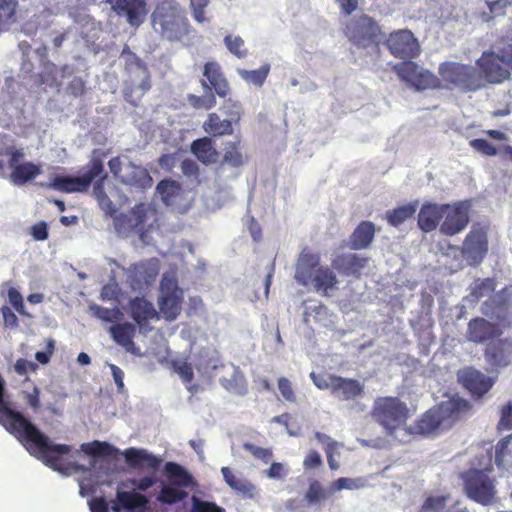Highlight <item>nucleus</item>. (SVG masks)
I'll use <instances>...</instances> for the list:
<instances>
[{
	"label": "nucleus",
	"instance_id": "8",
	"mask_svg": "<svg viewBox=\"0 0 512 512\" xmlns=\"http://www.w3.org/2000/svg\"><path fill=\"white\" fill-rule=\"evenodd\" d=\"M488 226L474 223L466 234L460 248L463 259L469 266L480 265L489 251Z\"/></svg>",
	"mask_w": 512,
	"mask_h": 512
},
{
	"label": "nucleus",
	"instance_id": "1",
	"mask_svg": "<svg viewBox=\"0 0 512 512\" xmlns=\"http://www.w3.org/2000/svg\"><path fill=\"white\" fill-rule=\"evenodd\" d=\"M294 277L299 284L311 286L324 296L336 289L338 284L334 271L328 266L320 265V255L308 247L302 249L299 254Z\"/></svg>",
	"mask_w": 512,
	"mask_h": 512
},
{
	"label": "nucleus",
	"instance_id": "12",
	"mask_svg": "<svg viewBox=\"0 0 512 512\" xmlns=\"http://www.w3.org/2000/svg\"><path fill=\"white\" fill-rule=\"evenodd\" d=\"M397 76L416 90L437 87L438 78L429 70L423 69L416 62L405 60L393 66Z\"/></svg>",
	"mask_w": 512,
	"mask_h": 512
},
{
	"label": "nucleus",
	"instance_id": "64",
	"mask_svg": "<svg viewBox=\"0 0 512 512\" xmlns=\"http://www.w3.org/2000/svg\"><path fill=\"white\" fill-rule=\"evenodd\" d=\"M229 487L236 493L242 494L244 496H252L255 490V487L252 483L239 477L234 481L232 486Z\"/></svg>",
	"mask_w": 512,
	"mask_h": 512
},
{
	"label": "nucleus",
	"instance_id": "35",
	"mask_svg": "<svg viewBox=\"0 0 512 512\" xmlns=\"http://www.w3.org/2000/svg\"><path fill=\"white\" fill-rule=\"evenodd\" d=\"M128 168L130 172L121 179L122 183L141 189H147L152 186L153 179L147 169L132 162L128 164Z\"/></svg>",
	"mask_w": 512,
	"mask_h": 512
},
{
	"label": "nucleus",
	"instance_id": "10",
	"mask_svg": "<svg viewBox=\"0 0 512 512\" xmlns=\"http://www.w3.org/2000/svg\"><path fill=\"white\" fill-rule=\"evenodd\" d=\"M157 211L148 203H138L129 212V214H121L115 219V228L118 231H135L141 235L148 231L152 223H148L149 219L156 220Z\"/></svg>",
	"mask_w": 512,
	"mask_h": 512
},
{
	"label": "nucleus",
	"instance_id": "63",
	"mask_svg": "<svg viewBox=\"0 0 512 512\" xmlns=\"http://www.w3.org/2000/svg\"><path fill=\"white\" fill-rule=\"evenodd\" d=\"M18 7L17 0H0V16L5 20H12Z\"/></svg>",
	"mask_w": 512,
	"mask_h": 512
},
{
	"label": "nucleus",
	"instance_id": "33",
	"mask_svg": "<svg viewBox=\"0 0 512 512\" xmlns=\"http://www.w3.org/2000/svg\"><path fill=\"white\" fill-rule=\"evenodd\" d=\"M109 332L113 340L127 351L135 347L133 338L136 334V326L129 322L112 325Z\"/></svg>",
	"mask_w": 512,
	"mask_h": 512
},
{
	"label": "nucleus",
	"instance_id": "18",
	"mask_svg": "<svg viewBox=\"0 0 512 512\" xmlns=\"http://www.w3.org/2000/svg\"><path fill=\"white\" fill-rule=\"evenodd\" d=\"M502 333L498 324L482 317H475L468 322L466 337L473 343L483 344L500 337Z\"/></svg>",
	"mask_w": 512,
	"mask_h": 512
},
{
	"label": "nucleus",
	"instance_id": "50",
	"mask_svg": "<svg viewBox=\"0 0 512 512\" xmlns=\"http://www.w3.org/2000/svg\"><path fill=\"white\" fill-rule=\"evenodd\" d=\"M448 496H429L425 499L418 512H444Z\"/></svg>",
	"mask_w": 512,
	"mask_h": 512
},
{
	"label": "nucleus",
	"instance_id": "13",
	"mask_svg": "<svg viewBox=\"0 0 512 512\" xmlns=\"http://www.w3.org/2000/svg\"><path fill=\"white\" fill-rule=\"evenodd\" d=\"M385 45L396 58L412 59L420 54V45L408 29L391 32L385 40Z\"/></svg>",
	"mask_w": 512,
	"mask_h": 512
},
{
	"label": "nucleus",
	"instance_id": "32",
	"mask_svg": "<svg viewBox=\"0 0 512 512\" xmlns=\"http://www.w3.org/2000/svg\"><path fill=\"white\" fill-rule=\"evenodd\" d=\"M126 462L129 466L137 468L144 463L151 469H158L161 464V459L146 450L137 449L134 447L128 448L123 453Z\"/></svg>",
	"mask_w": 512,
	"mask_h": 512
},
{
	"label": "nucleus",
	"instance_id": "53",
	"mask_svg": "<svg viewBox=\"0 0 512 512\" xmlns=\"http://www.w3.org/2000/svg\"><path fill=\"white\" fill-rule=\"evenodd\" d=\"M512 429V400L508 401L501 407L500 419L497 424V430H511Z\"/></svg>",
	"mask_w": 512,
	"mask_h": 512
},
{
	"label": "nucleus",
	"instance_id": "40",
	"mask_svg": "<svg viewBox=\"0 0 512 512\" xmlns=\"http://www.w3.org/2000/svg\"><path fill=\"white\" fill-rule=\"evenodd\" d=\"M494 460L499 468L512 467V433L497 442Z\"/></svg>",
	"mask_w": 512,
	"mask_h": 512
},
{
	"label": "nucleus",
	"instance_id": "2",
	"mask_svg": "<svg viewBox=\"0 0 512 512\" xmlns=\"http://www.w3.org/2000/svg\"><path fill=\"white\" fill-rule=\"evenodd\" d=\"M439 77L448 89L461 92H475L484 87V80L479 69L470 64L446 61L440 64Z\"/></svg>",
	"mask_w": 512,
	"mask_h": 512
},
{
	"label": "nucleus",
	"instance_id": "61",
	"mask_svg": "<svg viewBox=\"0 0 512 512\" xmlns=\"http://www.w3.org/2000/svg\"><path fill=\"white\" fill-rule=\"evenodd\" d=\"M278 389H279L282 397L286 401L291 402V403L296 402V395L293 390L292 384L287 378L280 377L278 379Z\"/></svg>",
	"mask_w": 512,
	"mask_h": 512
},
{
	"label": "nucleus",
	"instance_id": "49",
	"mask_svg": "<svg viewBox=\"0 0 512 512\" xmlns=\"http://www.w3.org/2000/svg\"><path fill=\"white\" fill-rule=\"evenodd\" d=\"M337 377L338 375L330 373H310V378L313 381L314 385L320 390H329L331 394H333Z\"/></svg>",
	"mask_w": 512,
	"mask_h": 512
},
{
	"label": "nucleus",
	"instance_id": "24",
	"mask_svg": "<svg viewBox=\"0 0 512 512\" xmlns=\"http://www.w3.org/2000/svg\"><path fill=\"white\" fill-rule=\"evenodd\" d=\"M437 407L446 429L450 428L470 410L469 402L461 398H451L447 401H442Z\"/></svg>",
	"mask_w": 512,
	"mask_h": 512
},
{
	"label": "nucleus",
	"instance_id": "39",
	"mask_svg": "<svg viewBox=\"0 0 512 512\" xmlns=\"http://www.w3.org/2000/svg\"><path fill=\"white\" fill-rule=\"evenodd\" d=\"M40 173L41 169L38 165L32 162H24L11 171L10 181L14 185L20 186L35 179Z\"/></svg>",
	"mask_w": 512,
	"mask_h": 512
},
{
	"label": "nucleus",
	"instance_id": "6",
	"mask_svg": "<svg viewBox=\"0 0 512 512\" xmlns=\"http://www.w3.org/2000/svg\"><path fill=\"white\" fill-rule=\"evenodd\" d=\"M343 33L354 46L363 49H378L384 36L379 23L364 13L351 17L345 23Z\"/></svg>",
	"mask_w": 512,
	"mask_h": 512
},
{
	"label": "nucleus",
	"instance_id": "21",
	"mask_svg": "<svg viewBox=\"0 0 512 512\" xmlns=\"http://www.w3.org/2000/svg\"><path fill=\"white\" fill-rule=\"evenodd\" d=\"M130 316L143 333L150 332L152 327L149 321L159 319L158 312L153 304L144 297H135L129 302Z\"/></svg>",
	"mask_w": 512,
	"mask_h": 512
},
{
	"label": "nucleus",
	"instance_id": "42",
	"mask_svg": "<svg viewBox=\"0 0 512 512\" xmlns=\"http://www.w3.org/2000/svg\"><path fill=\"white\" fill-rule=\"evenodd\" d=\"M187 497L188 492H186L183 488L168 484L161 488L157 496V501L162 504L173 505L182 502Z\"/></svg>",
	"mask_w": 512,
	"mask_h": 512
},
{
	"label": "nucleus",
	"instance_id": "14",
	"mask_svg": "<svg viewBox=\"0 0 512 512\" xmlns=\"http://www.w3.org/2000/svg\"><path fill=\"white\" fill-rule=\"evenodd\" d=\"M160 289V313L166 320L172 321L176 319L181 312L183 291L178 287L177 281L170 278H164L162 280Z\"/></svg>",
	"mask_w": 512,
	"mask_h": 512
},
{
	"label": "nucleus",
	"instance_id": "34",
	"mask_svg": "<svg viewBox=\"0 0 512 512\" xmlns=\"http://www.w3.org/2000/svg\"><path fill=\"white\" fill-rule=\"evenodd\" d=\"M374 235V224L369 221H362L350 236V247L354 250L365 249L373 241Z\"/></svg>",
	"mask_w": 512,
	"mask_h": 512
},
{
	"label": "nucleus",
	"instance_id": "3",
	"mask_svg": "<svg viewBox=\"0 0 512 512\" xmlns=\"http://www.w3.org/2000/svg\"><path fill=\"white\" fill-rule=\"evenodd\" d=\"M106 156L107 152L94 149L80 176H55L50 183L42 184V186L63 193L87 192L93 180L102 172V158H106Z\"/></svg>",
	"mask_w": 512,
	"mask_h": 512
},
{
	"label": "nucleus",
	"instance_id": "47",
	"mask_svg": "<svg viewBox=\"0 0 512 512\" xmlns=\"http://www.w3.org/2000/svg\"><path fill=\"white\" fill-rule=\"evenodd\" d=\"M495 290V281L492 278L477 279L471 286L470 297L478 300Z\"/></svg>",
	"mask_w": 512,
	"mask_h": 512
},
{
	"label": "nucleus",
	"instance_id": "38",
	"mask_svg": "<svg viewBox=\"0 0 512 512\" xmlns=\"http://www.w3.org/2000/svg\"><path fill=\"white\" fill-rule=\"evenodd\" d=\"M419 206L417 200L408 204L396 207L392 210L387 211L386 220L393 227H399L406 220L414 217Z\"/></svg>",
	"mask_w": 512,
	"mask_h": 512
},
{
	"label": "nucleus",
	"instance_id": "59",
	"mask_svg": "<svg viewBox=\"0 0 512 512\" xmlns=\"http://www.w3.org/2000/svg\"><path fill=\"white\" fill-rule=\"evenodd\" d=\"M104 159L102 158V172L93 180V196L95 198L105 195V181L108 179V173L104 169Z\"/></svg>",
	"mask_w": 512,
	"mask_h": 512
},
{
	"label": "nucleus",
	"instance_id": "30",
	"mask_svg": "<svg viewBox=\"0 0 512 512\" xmlns=\"http://www.w3.org/2000/svg\"><path fill=\"white\" fill-rule=\"evenodd\" d=\"M164 472L168 478L169 484L173 486L186 489L195 484L193 476L182 465L176 462H166Z\"/></svg>",
	"mask_w": 512,
	"mask_h": 512
},
{
	"label": "nucleus",
	"instance_id": "44",
	"mask_svg": "<svg viewBox=\"0 0 512 512\" xmlns=\"http://www.w3.org/2000/svg\"><path fill=\"white\" fill-rule=\"evenodd\" d=\"M224 101L221 105V111L228 117L232 124L239 125L243 115L244 109L240 101L232 98H223Z\"/></svg>",
	"mask_w": 512,
	"mask_h": 512
},
{
	"label": "nucleus",
	"instance_id": "36",
	"mask_svg": "<svg viewBox=\"0 0 512 512\" xmlns=\"http://www.w3.org/2000/svg\"><path fill=\"white\" fill-rule=\"evenodd\" d=\"M247 159V155L242 152L240 139L225 143L221 165L239 168L246 163Z\"/></svg>",
	"mask_w": 512,
	"mask_h": 512
},
{
	"label": "nucleus",
	"instance_id": "43",
	"mask_svg": "<svg viewBox=\"0 0 512 512\" xmlns=\"http://www.w3.org/2000/svg\"><path fill=\"white\" fill-rule=\"evenodd\" d=\"M156 191L160 195L162 201L166 205H170L179 195L181 186L174 180L164 179L157 184Z\"/></svg>",
	"mask_w": 512,
	"mask_h": 512
},
{
	"label": "nucleus",
	"instance_id": "26",
	"mask_svg": "<svg viewBox=\"0 0 512 512\" xmlns=\"http://www.w3.org/2000/svg\"><path fill=\"white\" fill-rule=\"evenodd\" d=\"M148 499L141 493L134 491H117L116 498L111 502V510L113 512H121L127 510L131 512L137 508H145Z\"/></svg>",
	"mask_w": 512,
	"mask_h": 512
},
{
	"label": "nucleus",
	"instance_id": "25",
	"mask_svg": "<svg viewBox=\"0 0 512 512\" xmlns=\"http://www.w3.org/2000/svg\"><path fill=\"white\" fill-rule=\"evenodd\" d=\"M459 380L467 390L477 396L487 393L493 385L490 378L473 368L463 370L459 374Z\"/></svg>",
	"mask_w": 512,
	"mask_h": 512
},
{
	"label": "nucleus",
	"instance_id": "28",
	"mask_svg": "<svg viewBox=\"0 0 512 512\" xmlns=\"http://www.w3.org/2000/svg\"><path fill=\"white\" fill-rule=\"evenodd\" d=\"M510 299L497 294L483 303L482 313L499 323H504L509 316Z\"/></svg>",
	"mask_w": 512,
	"mask_h": 512
},
{
	"label": "nucleus",
	"instance_id": "60",
	"mask_svg": "<svg viewBox=\"0 0 512 512\" xmlns=\"http://www.w3.org/2000/svg\"><path fill=\"white\" fill-rule=\"evenodd\" d=\"M2 155L9 156L8 166L11 171L17 167L22 165V161L25 157V154L22 149H17L15 147H8Z\"/></svg>",
	"mask_w": 512,
	"mask_h": 512
},
{
	"label": "nucleus",
	"instance_id": "5",
	"mask_svg": "<svg viewBox=\"0 0 512 512\" xmlns=\"http://www.w3.org/2000/svg\"><path fill=\"white\" fill-rule=\"evenodd\" d=\"M371 415L389 436L405 427L409 409L398 397H378L373 405Z\"/></svg>",
	"mask_w": 512,
	"mask_h": 512
},
{
	"label": "nucleus",
	"instance_id": "58",
	"mask_svg": "<svg viewBox=\"0 0 512 512\" xmlns=\"http://www.w3.org/2000/svg\"><path fill=\"white\" fill-rule=\"evenodd\" d=\"M243 448L246 451L250 452L253 457H255L256 459H260L265 463L269 462L273 455L271 449L259 447L251 443H245L243 445Z\"/></svg>",
	"mask_w": 512,
	"mask_h": 512
},
{
	"label": "nucleus",
	"instance_id": "52",
	"mask_svg": "<svg viewBox=\"0 0 512 512\" xmlns=\"http://www.w3.org/2000/svg\"><path fill=\"white\" fill-rule=\"evenodd\" d=\"M224 43L228 50L238 58H244L247 55L244 40L240 36L227 35Z\"/></svg>",
	"mask_w": 512,
	"mask_h": 512
},
{
	"label": "nucleus",
	"instance_id": "37",
	"mask_svg": "<svg viewBox=\"0 0 512 512\" xmlns=\"http://www.w3.org/2000/svg\"><path fill=\"white\" fill-rule=\"evenodd\" d=\"M417 432L420 434H430L444 428L441 414L437 406L426 411L416 424Z\"/></svg>",
	"mask_w": 512,
	"mask_h": 512
},
{
	"label": "nucleus",
	"instance_id": "7",
	"mask_svg": "<svg viewBox=\"0 0 512 512\" xmlns=\"http://www.w3.org/2000/svg\"><path fill=\"white\" fill-rule=\"evenodd\" d=\"M477 65L484 82L500 84L508 80L512 70V44L503 46L498 52L484 53Z\"/></svg>",
	"mask_w": 512,
	"mask_h": 512
},
{
	"label": "nucleus",
	"instance_id": "41",
	"mask_svg": "<svg viewBox=\"0 0 512 512\" xmlns=\"http://www.w3.org/2000/svg\"><path fill=\"white\" fill-rule=\"evenodd\" d=\"M81 450L93 457L114 458L119 454V450L108 442L94 440L81 445Z\"/></svg>",
	"mask_w": 512,
	"mask_h": 512
},
{
	"label": "nucleus",
	"instance_id": "51",
	"mask_svg": "<svg viewBox=\"0 0 512 512\" xmlns=\"http://www.w3.org/2000/svg\"><path fill=\"white\" fill-rule=\"evenodd\" d=\"M485 4L489 9V12L482 13V19L485 22H489L495 17L505 15L506 9L508 8L504 0H486Z\"/></svg>",
	"mask_w": 512,
	"mask_h": 512
},
{
	"label": "nucleus",
	"instance_id": "57",
	"mask_svg": "<svg viewBox=\"0 0 512 512\" xmlns=\"http://www.w3.org/2000/svg\"><path fill=\"white\" fill-rule=\"evenodd\" d=\"M66 92L69 96L78 98L86 93V83L80 77H74L67 85Z\"/></svg>",
	"mask_w": 512,
	"mask_h": 512
},
{
	"label": "nucleus",
	"instance_id": "16",
	"mask_svg": "<svg viewBox=\"0 0 512 512\" xmlns=\"http://www.w3.org/2000/svg\"><path fill=\"white\" fill-rule=\"evenodd\" d=\"M486 362L492 368L506 367L512 361V338H495L484 349Z\"/></svg>",
	"mask_w": 512,
	"mask_h": 512
},
{
	"label": "nucleus",
	"instance_id": "45",
	"mask_svg": "<svg viewBox=\"0 0 512 512\" xmlns=\"http://www.w3.org/2000/svg\"><path fill=\"white\" fill-rule=\"evenodd\" d=\"M269 71H270V65L265 64L256 70L238 69L237 72L240 75V77L247 83L261 87L264 84V82L269 74Z\"/></svg>",
	"mask_w": 512,
	"mask_h": 512
},
{
	"label": "nucleus",
	"instance_id": "56",
	"mask_svg": "<svg viewBox=\"0 0 512 512\" xmlns=\"http://www.w3.org/2000/svg\"><path fill=\"white\" fill-rule=\"evenodd\" d=\"M191 512H224V509L217 506L215 503L200 500L193 496Z\"/></svg>",
	"mask_w": 512,
	"mask_h": 512
},
{
	"label": "nucleus",
	"instance_id": "20",
	"mask_svg": "<svg viewBox=\"0 0 512 512\" xmlns=\"http://www.w3.org/2000/svg\"><path fill=\"white\" fill-rule=\"evenodd\" d=\"M369 258L356 253H343L332 261V266L339 274L359 279L369 263Z\"/></svg>",
	"mask_w": 512,
	"mask_h": 512
},
{
	"label": "nucleus",
	"instance_id": "22",
	"mask_svg": "<svg viewBox=\"0 0 512 512\" xmlns=\"http://www.w3.org/2000/svg\"><path fill=\"white\" fill-rule=\"evenodd\" d=\"M445 207H447L445 204L423 203L417 217L419 229L424 233H429L440 227L442 218L445 215Z\"/></svg>",
	"mask_w": 512,
	"mask_h": 512
},
{
	"label": "nucleus",
	"instance_id": "48",
	"mask_svg": "<svg viewBox=\"0 0 512 512\" xmlns=\"http://www.w3.org/2000/svg\"><path fill=\"white\" fill-rule=\"evenodd\" d=\"M187 100L194 109L210 110L216 105V97L212 92L202 96L189 94Z\"/></svg>",
	"mask_w": 512,
	"mask_h": 512
},
{
	"label": "nucleus",
	"instance_id": "4",
	"mask_svg": "<svg viewBox=\"0 0 512 512\" xmlns=\"http://www.w3.org/2000/svg\"><path fill=\"white\" fill-rule=\"evenodd\" d=\"M154 28L168 40H178L186 32L187 22L175 0H159L152 13Z\"/></svg>",
	"mask_w": 512,
	"mask_h": 512
},
{
	"label": "nucleus",
	"instance_id": "27",
	"mask_svg": "<svg viewBox=\"0 0 512 512\" xmlns=\"http://www.w3.org/2000/svg\"><path fill=\"white\" fill-rule=\"evenodd\" d=\"M192 154L204 165H210L217 161L219 153L214 146L211 137L198 138L191 143Z\"/></svg>",
	"mask_w": 512,
	"mask_h": 512
},
{
	"label": "nucleus",
	"instance_id": "23",
	"mask_svg": "<svg viewBox=\"0 0 512 512\" xmlns=\"http://www.w3.org/2000/svg\"><path fill=\"white\" fill-rule=\"evenodd\" d=\"M159 274V261L156 258L142 260L129 267L128 277L133 284L141 287L152 284Z\"/></svg>",
	"mask_w": 512,
	"mask_h": 512
},
{
	"label": "nucleus",
	"instance_id": "11",
	"mask_svg": "<svg viewBox=\"0 0 512 512\" xmlns=\"http://www.w3.org/2000/svg\"><path fill=\"white\" fill-rule=\"evenodd\" d=\"M445 215L439 227L444 236H455L462 233L470 222V204L468 201L445 203Z\"/></svg>",
	"mask_w": 512,
	"mask_h": 512
},
{
	"label": "nucleus",
	"instance_id": "19",
	"mask_svg": "<svg viewBox=\"0 0 512 512\" xmlns=\"http://www.w3.org/2000/svg\"><path fill=\"white\" fill-rule=\"evenodd\" d=\"M119 16H125L131 26H139L147 14L145 0H105Z\"/></svg>",
	"mask_w": 512,
	"mask_h": 512
},
{
	"label": "nucleus",
	"instance_id": "17",
	"mask_svg": "<svg viewBox=\"0 0 512 512\" xmlns=\"http://www.w3.org/2000/svg\"><path fill=\"white\" fill-rule=\"evenodd\" d=\"M203 77L200 81L204 89H213L220 98H226L231 91L220 64L216 61H208L203 66Z\"/></svg>",
	"mask_w": 512,
	"mask_h": 512
},
{
	"label": "nucleus",
	"instance_id": "46",
	"mask_svg": "<svg viewBox=\"0 0 512 512\" xmlns=\"http://www.w3.org/2000/svg\"><path fill=\"white\" fill-rule=\"evenodd\" d=\"M220 383L229 392L239 395H242L246 392L245 379L238 370H235L229 378H221Z\"/></svg>",
	"mask_w": 512,
	"mask_h": 512
},
{
	"label": "nucleus",
	"instance_id": "54",
	"mask_svg": "<svg viewBox=\"0 0 512 512\" xmlns=\"http://www.w3.org/2000/svg\"><path fill=\"white\" fill-rule=\"evenodd\" d=\"M327 495L325 490L322 488L319 481L314 480L310 483L306 492L305 498L310 504L319 502L320 500L326 499Z\"/></svg>",
	"mask_w": 512,
	"mask_h": 512
},
{
	"label": "nucleus",
	"instance_id": "62",
	"mask_svg": "<svg viewBox=\"0 0 512 512\" xmlns=\"http://www.w3.org/2000/svg\"><path fill=\"white\" fill-rule=\"evenodd\" d=\"M95 316L106 322H114L119 319L120 311L118 308L95 307Z\"/></svg>",
	"mask_w": 512,
	"mask_h": 512
},
{
	"label": "nucleus",
	"instance_id": "9",
	"mask_svg": "<svg viewBox=\"0 0 512 512\" xmlns=\"http://www.w3.org/2000/svg\"><path fill=\"white\" fill-rule=\"evenodd\" d=\"M463 488L467 497L482 505L493 503L496 489L494 480L484 471L470 469L462 475Z\"/></svg>",
	"mask_w": 512,
	"mask_h": 512
},
{
	"label": "nucleus",
	"instance_id": "15",
	"mask_svg": "<svg viewBox=\"0 0 512 512\" xmlns=\"http://www.w3.org/2000/svg\"><path fill=\"white\" fill-rule=\"evenodd\" d=\"M121 56L125 59V70L129 74V79L132 84L136 80H140L138 88L144 94L151 88V77L146 64L130 49L125 46L122 50Z\"/></svg>",
	"mask_w": 512,
	"mask_h": 512
},
{
	"label": "nucleus",
	"instance_id": "29",
	"mask_svg": "<svg viewBox=\"0 0 512 512\" xmlns=\"http://www.w3.org/2000/svg\"><path fill=\"white\" fill-rule=\"evenodd\" d=\"M364 392V386L356 379L337 377L333 394L342 400H354Z\"/></svg>",
	"mask_w": 512,
	"mask_h": 512
},
{
	"label": "nucleus",
	"instance_id": "55",
	"mask_svg": "<svg viewBox=\"0 0 512 512\" xmlns=\"http://www.w3.org/2000/svg\"><path fill=\"white\" fill-rule=\"evenodd\" d=\"M470 146L485 156H495L498 151L494 145L486 139L477 138L470 141Z\"/></svg>",
	"mask_w": 512,
	"mask_h": 512
},
{
	"label": "nucleus",
	"instance_id": "31",
	"mask_svg": "<svg viewBox=\"0 0 512 512\" xmlns=\"http://www.w3.org/2000/svg\"><path fill=\"white\" fill-rule=\"evenodd\" d=\"M202 128L212 137H222L232 135L234 133L232 121H229L228 119H221L216 112H211L207 115Z\"/></svg>",
	"mask_w": 512,
	"mask_h": 512
}]
</instances>
